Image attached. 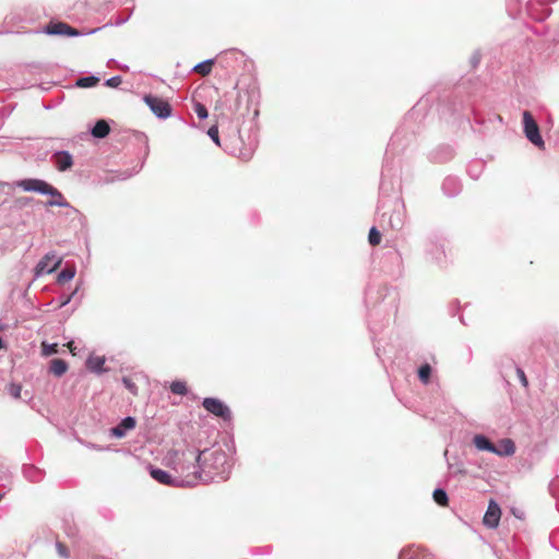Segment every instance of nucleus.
Here are the masks:
<instances>
[{"label":"nucleus","mask_w":559,"mask_h":559,"mask_svg":"<svg viewBox=\"0 0 559 559\" xmlns=\"http://www.w3.org/2000/svg\"><path fill=\"white\" fill-rule=\"evenodd\" d=\"M7 391L8 393L13 396L14 399H20L21 396V391H22V385L19 384V383H10L8 386H7Z\"/></svg>","instance_id":"nucleus-33"},{"label":"nucleus","mask_w":559,"mask_h":559,"mask_svg":"<svg viewBox=\"0 0 559 559\" xmlns=\"http://www.w3.org/2000/svg\"><path fill=\"white\" fill-rule=\"evenodd\" d=\"M202 406L211 414L229 420L231 418V412L229 407L224 404L221 400L215 397H205L202 402Z\"/></svg>","instance_id":"nucleus-7"},{"label":"nucleus","mask_w":559,"mask_h":559,"mask_svg":"<svg viewBox=\"0 0 559 559\" xmlns=\"http://www.w3.org/2000/svg\"><path fill=\"white\" fill-rule=\"evenodd\" d=\"M514 453H515V444L509 438L500 440V442L496 445V451H493V454L501 456V457L511 456Z\"/></svg>","instance_id":"nucleus-19"},{"label":"nucleus","mask_w":559,"mask_h":559,"mask_svg":"<svg viewBox=\"0 0 559 559\" xmlns=\"http://www.w3.org/2000/svg\"><path fill=\"white\" fill-rule=\"evenodd\" d=\"M44 194L50 195V200H48L46 203L47 206H61V207L69 206V203L67 202V200L64 199L62 193L49 183L47 185V188H46V191Z\"/></svg>","instance_id":"nucleus-15"},{"label":"nucleus","mask_w":559,"mask_h":559,"mask_svg":"<svg viewBox=\"0 0 559 559\" xmlns=\"http://www.w3.org/2000/svg\"><path fill=\"white\" fill-rule=\"evenodd\" d=\"M67 346H68V348L70 349L71 354H72L73 356H75V355H76V352H75L76 347L74 346V342H69V343L67 344Z\"/></svg>","instance_id":"nucleus-42"},{"label":"nucleus","mask_w":559,"mask_h":559,"mask_svg":"<svg viewBox=\"0 0 559 559\" xmlns=\"http://www.w3.org/2000/svg\"><path fill=\"white\" fill-rule=\"evenodd\" d=\"M70 301V297L66 298L63 301L60 302L59 307H63Z\"/></svg>","instance_id":"nucleus-43"},{"label":"nucleus","mask_w":559,"mask_h":559,"mask_svg":"<svg viewBox=\"0 0 559 559\" xmlns=\"http://www.w3.org/2000/svg\"><path fill=\"white\" fill-rule=\"evenodd\" d=\"M432 497H433V500L436 501V503H438L439 506L444 507L448 504L449 498H448V493L444 489H441V488L435 489Z\"/></svg>","instance_id":"nucleus-25"},{"label":"nucleus","mask_w":559,"mask_h":559,"mask_svg":"<svg viewBox=\"0 0 559 559\" xmlns=\"http://www.w3.org/2000/svg\"><path fill=\"white\" fill-rule=\"evenodd\" d=\"M516 374H518V378L520 380V382L524 385V386H527L528 382H527V378L525 376V372L521 369V368H516Z\"/></svg>","instance_id":"nucleus-38"},{"label":"nucleus","mask_w":559,"mask_h":559,"mask_svg":"<svg viewBox=\"0 0 559 559\" xmlns=\"http://www.w3.org/2000/svg\"><path fill=\"white\" fill-rule=\"evenodd\" d=\"M105 358L99 356H91L86 361V367L93 372L100 373L104 370Z\"/></svg>","instance_id":"nucleus-22"},{"label":"nucleus","mask_w":559,"mask_h":559,"mask_svg":"<svg viewBox=\"0 0 559 559\" xmlns=\"http://www.w3.org/2000/svg\"><path fill=\"white\" fill-rule=\"evenodd\" d=\"M480 62V53L478 51L474 52L471 57V63L473 68H476Z\"/></svg>","instance_id":"nucleus-39"},{"label":"nucleus","mask_w":559,"mask_h":559,"mask_svg":"<svg viewBox=\"0 0 559 559\" xmlns=\"http://www.w3.org/2000/svg\"><path fill=\"white\" fill-rule=\"evenodd\" d=\"M431 374V367L428 364H425L418 369V377L423 383H428Z\"/></svg>","instance_id":"nucleus-29"},{"label":"nucleus","mask_w":559,"mask_h":559,"mask_svg":"<svg viewBox=\"0 0 559 559\" xmlns=\"http://www.w3.org/2000/svg\"><path fill=\"white\" fill-rule=\"evenodd\" d=\"M98 82H99V79L96 76H93V75L84 76V78H80L76 81V86L86 88V87L95 86Z\"/></svg>","instance_id":"nucleus-27"},{"label":"nucleus","mask_w":559,"mask_h":559,"mask_svg":"<svg viewBox=\"0 0 559 559\" xmlns=\"http://www.w3.org/2000/svg\"><path fill=\"white\" fill-rule=\"evenodd\" d=\"M2 499V495H0V500Z\"/></svg>","instance_id":"nucleus-46"},{"label":"nucleus","mask_w":559,"mask_h":559,"mask_svg":"<svg viewBox=\"0 0 559 559\" xmlns=\"http://www.w3.org/2000/svg\"><path fill=\"white\" fill-rule=\"evenodd\" d=\"M442 190L448 197H455L461 191V182L456 177L449 176L442 182Z\"/></svg>","instance_id":"nucleus-18"},{"label":"nucleus","mask_w":559,"mask_h":559,"mask_svg":"<svg viewBox=\"0 0 559 559\" xmlns=\"http://www.w3.org/2000/svg\"><path fill=\"white\" fill-rule=\"evenodd\" d=\"M3 347L2 338L0 337V349Z\"/></svg>","instance_id":"nucleus-44"},{"label":"nucleus","mask_w":559,"mask_h":559,"mask_svg":"<svg viewBox=\"0 0 559 559\" xmlns=\"http://www.w3.org/2000/svg\"><path fill=\"white\" fill-rule=\"evenodd\" d=\"M426 251L431 255V259L436 262H442L445 257L443 245L438 243L435 239H429L426 243Z\"/></svg>","instance_id":"nucleus-16"},{"label":"nucleus","mask_w":559,"mask_h":559,"mask_svg":"<svg viewBox=\"0 0 559 559\" xmlns=\"http://www.w3.org/2000/svg\"><path fill=\"white\" fill-rule=\"evenodd\" d=\"M399 559H435L427 550L419 547H407L401 550Z\"/></svg>","instance_id":"nucleus-14"},{"label":"nucleus","mask_w":559,"mask_h":559,"mask_svg":"<svg viewBox=\"0 0 559 559\" xmlns=\"http://www.w3.org/2000/svg\"><path fill=\"white\" fill-rule=\"evenodd\" d=\"M56 548H57L58 555L61 558H63V559H68L69 558V556H70L69 549H68V547L63 543L57 542Z\"/></svg>","instance_id":"nucleus-35"},{"label":"nucleus","mask_w":559,"mask_h":559,"mask_svg":"<svg viewBox=\"0 0 559 559\" xmlns=\"http://www.w3.org/2000/svg\"><path fill=\"white\" fill-rule=\"evenodd\" d=\"M201 483L226 480L229 476L231 464L222 449L203 450L201 457Z\"/></svg>","instance_id":"nucleus-3"},{"label":"nucleus","mask_w":559,"mask_h":559,"mask_svg":"<svg viewBox=\"0 0 559 559\" xmlns=\"http://www.w3.org/2000/svg\"><path fill=\"white\" fill-rule=\"evenodd\" d=\"M550 542L554 544L555 543V536H550Z\"/></svg>","instance_id":"nucleus-45"},{"label":"nucleus","mask_w":559,"mask_h":559,"mask_svg":"<svg viewBox=\"0 0 559 559\" xmlns=\"http://www.w3.org/2000/svg\"><path fill=\"white\" fill-rule=\"evenodd\" d=\"M136 426V420L132 416L124 417L116 427L109 430V435L114 438H124L128 431L133 430Z\"/></svg>","instance_id":"nucleus-11"},{"label":"nucleus","mask_w":559,"mask_h":559,"mask_svg":"<svg viewBox=\"0 0 559 559\" xmlns=\"http://www.w3.org/2000/svg\"><path fill=\"white\" fill-rule=\"evenodd\" d=\"M106 130H107V145H109L110 150L112 151H116V150H119L120 146L122 148H127L128 152L131 151V147H133V143H131V140L132 139H135L140 142L143 143L144 145V150H143V154L141 157H138V160L136 163H133L132 162V166L131 167H127L126 169L121 170V169H107V182L108 181H114V180H124V179H128L130 177H132L133 175L138 174L143 165H144V162H145V158L148 154V146H147V141L146 139H143L142 136L140 135H133L131 136L128 132H121V133H115V134H111L110 133V126H109V122L107 121V127H106Z\"/></svg>","instance_id":"nucleus-1"},{"label":"nucleus","mask_w":559,"mask_h":559,"mask_svg":"<svg viewBox=\"0 0 559 559\" xmlns=\"http://www.w3.org/2000/svg\"><path fill=\"white\" fill-rule=\"evenodd\" d=\"M45 33L48 35L61 36H79L80 31L70 26L64 22H50L45 27Z\"/></svg>","instance_id":"nucleus-9"},{"label":"nucleus","mask_w":559,"mask_h":559,"mask_svg":"<svg viewBox=\"0 0 559 559\" xmlns=\"http://www.w3.org/2000/svg\"><path fill=\"white\" fill-rule=\"evenodd\" d=\"M140 378H142L141 374H134V377H122L124 388L134 396L139 393L135 380H140Z\"/></svg>","instance_id":"nucleus-23"},{"label":"nucleus","mask_w":559,"mask_h":559,"mask_svg":"<svg viewBox=\"0 0 559 559\" xmlns=\"http://www.w3.org/2000/svg\"><path fill=\"white\" fill-rule=\"evenodd\" d=\"M473 444L478 451H487L493 453L496 444H493L485 435H475Z\"/></svg>","instance_id":"nucleus-20"},{"label":"nucleus","mask_w":559,"mask_h":559,"mask_svg":"<svg viewBox=\"0 0 559 559\" xmlns=\"http://www.w3.org/2000/svg\"><path fill=\"white\" fill-rule=\"evenodd\" d=\"M68 370V365L63 359L55 358L50 361L49 371L56 377H61Z\"/></svg>","instance_id":"nucleus-21"},{"label":"nucleus","mask_w":559,"mask_h":559,"mask_svg":"<svg viewBox=\"0 0 559 559\" xmlns=\"http://www.w3.org/2000/svg\"><path fill=\"white\" fill-rule=\"evenodd\" d=\"M15 185L24 191H34L44 194L48 182L40 179H23L15 182Z\"/></svg>","instance_id":"nucleus-13"},{"label":"nucleus","mask_w":559,"mask_h":559,"mask_svg":"<svg viewBox=\"0 0 559 559\" xmlns=\"http://www.w3.org/2000/svg\"><path fill=\"white\" fill-rule=\"evenodd\" d=\"M194 112L200 119H205L209 116L206 107L201 103L194 105Z\"/></svg>","instance_id":"nucleus-34"},{"label":"nucleus","mask_w":559,"mask_h":559,"mask_svg":"<svg viewBox=\"0 0 559 559\" xmlns=\"http://www.w3.org/2000/svg\"><path fill=\"white\" fill-rule=\"evenodd\" d=\"M170 391L174 394L186 395L188 393V388H187L186 382L176 380V381L171 382Z\"/></svg>","instance_id":"nucleus-26"},{"label":"nucleus","mask_w":559,"mask_h":559,"mask_svg":"<svg viewBox=\"0 0 559 559\" xmlns=\"http://www.w3.org/2000/svg\"><path fill=\"white\" fill-rule=\"evenodd\" d=\"M501 518V509L495 500H490L483 523L488 528H496Z\"/></svg>","instance_id":"nucleus-10"},{"label":"nucleus","mask_w":559,"mask_h":559,"mask_svg":"<svg viewBox=\"0 0 559 559\" xmlns=\"http://www.w3.org/2000/svg\"><path fill=\"white\" fill-rule=\"evenodd\" d=\"M405 223V206L404 203L395 199L392 209L389 212H383L380 217L382 227H389L392 230H400Z\"/></svg>","instance_id":"nucleus-4"},{"label":"nucleus","mask_w":559,"mask_h":559,"mask_svg":"<svg viewBox=\"0 0 559 559\" xmlns=\"http://www.w3.org/2000/svg\"><path fill=\"white\" fill-rule=\"evenodd\" d=\"M122 82L121 76L115 75L109 79H107V86L108 87H117Z\"/></svg>","instance_id":"nucleus-37"},{"label":"nucleus","mask_w":559,"mask_h":559,"mask_svg":"<svg viewBox=\"0 0 559 559\" xmlns=\"http://www.w3.org/2000/svg\"><path fill=\"white\" fill-rule=\"evenodd\" d=\"M150 475L153 479L163 485L180 486L178 477H173L168 472L150 466Z\"/></svg>","instance_id":"nucleus-12"},{"label":"nucleus","mask_w":559,"mask_h":559,"mask_svg":"<svg viewBox=\"0 0 559 559\" xmlns=\"http://www.w3.org/2000/svg\"><path fill=\"white\" fill-rule=\"evenodd\" d=\"M41 352H43L44 356H51L53 354H57L58 353V344H48V343L44 342L41 344Z\"/></svg>","instance_id":"nucleus-32"},{"label":"nucleus","mask_w":559,"mask_h":559,"mask_svg":"<svg viewBox=\"0 0 559 559\" xmlns=\"http://www.w3.org/2000/svg\"><path fill=\"white\" fill-rule=\"evenodd\" d=\"M475 166H476V167H480V166H481V163H480V162H475L474 164L469 165V167H468V174H469V175H471V177H473L474 179H477V178H478V175L473 173V168H474Z\"/></svg>","instance_id":"nucleus-40"},{"label":"nucleus","mask_w":559,"mask_h":559,"mask_svg":"<svg viewBox=\"0 0 559 559\" xmlns=\"http://www.w3.org/2000/svg\"><path fill=\"white\" fill-rule=\"evenodd\" d=\"M368 240L371 246H377L381 241V234L374 226L369 230Z\"/></svg>","instance_id":"nucleus-30"},{"label":"nucleus","mask_w":559,"mask_h":559,"mask_svg":"<svg viewBox=\"0 0 559 559\" xmlns=\"http://www.w3.org/2000/svg\"><path fill=\"white\" fill-rule=\"evenodd\" d=\"M175 469L180 475V486H195L201 483V457L202 451L195 448H187L186 450L175 453Z\"/></svg>","instance_id":"nucleus-2"},{"label":"nucleus","mask_w":559,"mask_h":559,"mask_svg":"<svg viewBox=\"0 0 559 559\" xmlns=\"http://www.w3.org/2000/svg\"><path fill=\"white\" fill-rule=\"evenodd\" d=\"M523 130L527 140L537 147L544 146V140L539 133L538 124L532 114L527 110L523 112Z\"/></svg>","instance_id":"nucleus-5"},{"label":"nucleus","mask_w":559,"mask_h":559,"mask_svg":"<svg viewBox=\"0 0 559 559\" xmlns=\"http://www.w3.org/2000/svg\"><path fill=\"white\" fill-rule=\"evenodd\" d=\"M207 135L214 141L215 144L219 145V132L217 126H212L207 130Z\"/></svg>","instance_id":"nucleus-36"},{"label":"nucleus","mask_w":559,"mask_h":559,"mask_svg":"<svg viewBox=\"0 0 559 559\" xmlns=\"http://www.w3.org/2000/svg\"><path fill=\"white\" fill-rule=\"evenodd\" d=\"M74 270L72 269H64L63 271H61L58 275V282L63 284V283H67L69 282L70 280L73 278L74 276Z\"/></svg>","instance_id":"nucleus-31"},{"label":"nucleus","mask_w":559,"mask_h":559,"mask_svg":"<svg viewBox=\"0 0 559 559\" xmlns=\"http://www.w3.org/2000/svg\"><path fill=\"white\" fill-rule=\"evenodd\" d=\"M143 99L157 118L166 119L171 116L173 108L167 100L152 94L145 95Z\"/></svg>","instance_id":"nucleus-6"},{"label":"nucleus","mask_w":559,"mask_h":559,"mask_svg":"<svg viewBox=\"0 0 559 559\" xmlns=\"http://www.w3.org/2000/svg\"><path fill=\"white\" fill-rule=\"evenodd\" d=\"M52 158L59 171H66L70 169L73 165L71 154L66 151L57 152L56 154H53Z\"/></svg>","instance_id":"nucleus-17"},{"label":"nucleus","mask_w":559,"mask_h":559,"mask_svg":"<svg viewBox=\"0 0 559 559\" xmlns=\"http://www.w3.org/2000/svg\"><path fill=\"white\" fill-rule=\"evenodd\" d=\"M213 63H214V59L204 60V61L195 64L193 67V71H195L197 73H200L202 75H207L212 70Z\"/></svg>","instance_id":"nucleus-24"},{"label":"nucleus","mask_w":559,"mask_h":559,"mask_svg":"<svg viewBox=\"0 0 559 559\" xmlns=\"http://www.w3.org/2000/svg\"><path fill=\"white\" fill-rule=\"evenodd\" d=\"M92 136L97 139L105 138V119H99L90 133Z\"/></svg>","instance_id":"nucleus-28"},{"label":"nucleus","mask_w":559,"mask_h":559,"mask_svg":"<svg viewBox=\"0 0 559 559\" xmlns=\"http://www.w3.org/2000/svg\"><path fill=\"white\" fill-rule=\"evenodd\" d=\"M62 259L58 258L55 253H47L44 255L40 261L37 263L35 267L36 275H40L44 273H52L55 270L59 267Z\"/></svg>","instance_id":"nucleus-8"},{"label":"nucleus","mask_w":559,"mask_h":559,"mask_svg":"<svg viewBox=\"0 0 559 559\" xmlns=\"http://www.w3.org/2000/svg\"><path fill=\"white\" fill-rule=\"evenodd\" d=\"M129 16H130V15L126 16L124 19H117V20H115V21L110 20V22H109V23H107V26H108L109 24H112V25H116V26L122 25L123 23H126V22L128 21Z\"/></svg>","instance_id":"nucleus-41"}]
</instances>
